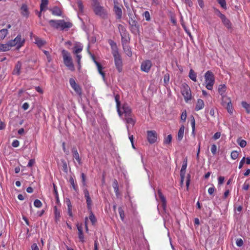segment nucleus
I'll use <instances>...</instances> for the list:
<instances>
[{
  "label": "nucleus",
  "mask_w": 250,
  "mask_h": 250,
  "mask_svg": "<svg viewBox=\"0 0 250 250\" xmlns=\"http://www.w3.org/2000/svg\"><path fill=\"white\" fill-rule=\"evenodd\" d=\"M169 81V76L168 74H166L164 77V82L165 84H167Z\"/></svg>",
  "instance_id": "obj_61"
},
{
  "label": "nucleus",
  "mask_w": 250,
  "mask_h": 250,
  "mask_svg": "<svg viewBox=\"0 0 250 250\" xmlns=\"http://www.w3.org/2000/svg\"><path fill=\"white\" fill-rule=\"evenodd\" d=\"M245 160H246V158L245 157H244L240 161V163H239V169H241L242 168L244 163H245Z\"/></svg>",
  "instance_id": "obj_59"
},
{
  "label": "nucleus",
  "mask_w": 250,
  "mask_h": 250,
  "mask_svg": "<svg viewBox=\"0 0 250 250\" xmlns=\"http://www.w3.org/2000/svg\"><path fill=\"white\" fill-rule=\"evenodd\" d=\"M191 127H192V133H194V131H195V120H194V118L193 117H192V119L191 120Z\"/></svg>",
  "instance_id": "obj_57"
},
{
  "label": "nucleus",
  "mask_w": 250,
  "mask_h": 250,
  "mask_svg": "<svg viewBox=\"0 0 250 250\" xmlns=\"http://www.w3.org/2000/svg\"><path fill=\"white\" fill-rule=\"evenodd\" d=\"M73 156L76 160L79 165L82 164L81 159L79 156V153L76 147H73L72 149Z\"/></svg>",
  "instance_id": "obj_27"
},
{
  "label": "nucleus",
  "mask_w": 250,
  "mask_h": 250,
  "mask_svg": "<svg viewBox=\"0 0 250 250\" xmlns=\"http://www.w3.org/2000/svg\"><path fill=\"white\" fill-rule=\"evenodd\" d=\"M77 228L78 230V237L80 241L82 243L84 242V237L83 233V228L82 224H77Z\"/></svg>",
  "instance_id": "obj_18"
},
{
  "label": "nucleus",
  "mask_w": 250,
  "mask_h": 250,
  "mask_svg": "<svg viewBox=\"0 0 250 250\" xmlns=\"http://www.w3.org/2000/svg\"><path fill=\"white\" fill-rule=\"evenodd\" d=\"M62 170L65 172V173H67V171H68V169H67V163L66 162H65V161L64 160H62Z\"/></svg>",
  "instance_id": "obj_50"
},
{
  "label": "nucleus",
  "mask_w": 250,
  "mask_h": 250,
  "mask_svg": "<svg viewBox=\"0 0 250 250\" xmlns=\"http://www.w3.org/2000/svg\"><path fill=\"white\" fill-rule=\"evenodd\" d=\"M118 29L121 36L122 43H129L130 42L129 34L123 25L119 24Z\"/></svg>",
  "instance_id": "obj_6"
},
{
  "label": "nucleus",
  "mask_w": 250,
  "mask_h": 250,
  "mask_svg": "<svg viewBox=\"0 0 250 250\" xmlns=\"http://www.w3.org/2000/svg\"><path fill=\"white\" fill-rule=\"evenodd\" d=\"M35 163V160L34 159H30L28 163L27 167H32Z\"/></svg>",
  "instance_id": "obj_63"
},
{
  "label": "nucleus",
  "mask_w": 250,
  "mask_h": 250,
  "mask_svg": "<svg viewBox=\"0 0 250 250\" xmlns=\"http://www.w3.org/2000/svg\"><path fill=\"white\" fill-rule=\"evenodd\" d=\"M236 244L238 247H241L243 245V241L241 238H238L236 241Z\"/></svg>",
  "instance_id": "obj_58"
},
{
  "label": "nucleus",
  "mask_w": 250,
  "mask_h": 250,
  "mask_svg": "<svg viewBox=\"0 0 250 250\" xmlns=\"http://www.w3.org/2000/svg\"><path fill=\"white\" fill-rule=\"evenodd\" d=\"M122 6H120L117 2L114 1V11L116 16V19L121 20L122 18Z\"/></svg>",
  "instance_id": "obj_15"
},
{
  "label": "nucleus",
  "mask_w": 250,
  "mask_h": 250,
  "mask_svg": "<svg viewBox=\"0 0 250 250\" xmlns=\"http://www.w3.org/2000/svg\"><path fill=\"white\" fill-rule=\"evenodd\" d=\"M128 23L130 26V30L132 33L137 34L139 33V27L137 21L134 18H131L129 19Z\"/></svg>",
  "instance_id": "obj_9"
},
{
  "label": "nucleus",
  "mask_w": 250,
  "mask_h": 250,
  "mask_svg": "<svg viewBox=\"0 0 250 250\" xmlns=\"http://www.w3.org/2000/svg\"><path fill=\"white\" fill-rule=\"evenodd\" d=\"M48 0H42L41 3L40 5V12H42L45 10L47 5H48Z\"/></svg>",
  "instance_id": "obj_38"
},
{
  "label": "nucleus",
  "mask_w": 250,
  "mask_h": 250,
  "mask_svg": "<svg viewBox=\"0 0 250 250\" xmlns=\"http://www.w3.org/2000/svg\"><path fill=\"white\" fill-rule=\"evenodd\" d=\"M21 13L23 17L27 18L29 15L28 8L26 4H22L21 7Z\"/></svg>",
  "instance_id": "obj_23"
},
{
  "label": "nucleus",
  "mask_w": 250,
  "mask_h": 250,
  "mask_svg": "<svg viewBox=\"0 0 250 250\" xmlns=\"http://www.w3.org/2000/svg\"><path fill=\"white\" fill-rule=\"evenodd\" d=\"M112 187L114 188L116 195L118 196L119 194V186L117 180L114 179L113 181Z\"/></svg>",
  "instance_id": "obj_32"
},
{
  "label": "nucleus",
  "mask_w": 250,
  "mask_h": 250,
  "mask_svg": "<svg viewBox=\"0 0 250 250\" xmlns=\"http://www.w3.org/2000/svg\"><path fill=\"white\" fill-rule=\"evenodd\" d=\"M119 213L122 221H124L125 217V212L122 207H119L118 208Z\"/></svg>",
  "instance_id": "obj_46"
},
{
  "label": "nucleus",
  "mask_w": 250,
  "mask_h": 250,
  "mask_svg": "<svg viewBox=\"0 0 250 250\" xmlns=\"http://www.w3.org/2000/svg\"><path fill=\"white\" fill-rule=\"evenodd\" d=\"M216 1L223 9L227 10V6L226 0H216Z\"/></svg>",
  "instance_id": "obj_43"
},
{
  "label": "nucleus",
  "mask_w": 250,
  "mask_h": 250,
  "mask_svg": "<svg viewBox=\"0 0 250 250\" xmlns=\"http://www.w3.org/2000/svg\"><path fill=\"white\" fill-rule=\"evenodd\" d=\"M147 139L148 142L151 144H153L156 143L158 139V135L156 131H147Z\"/></svg>",
  "instance_id": "obj_10"
},
{
  "label": "nucleus",
  "mask_w": 250,
  "mask_h": 250,
  "mask_svg": "<svg viewBox=\"0 0 250 250\" xmlns=\"http://www.w3.org/2000/svg\"><path fill=\"white\" fill-rule=\"evenodd\" d=\"M69 83L71 87L74 89L75 92L79 96L82 94V89L80 86L76 83L75 80L73 78H70L69 80Z\"/></svg>",
  "instance_id": "obj_13"
},
{
  "label": "nucleus",
  "mask_w": 250,
  "mask_h": 250,
  "mask_svg": "<svg viewBox=\"0 0 250 250\" xmlns=\"http://www.w3.org/2000/svg\"><path fill=\"white\" fill-rule=\"evenodd\" d=\"M224 25L228 29H231L232 27V24L229 20L225 15L220 19Z\"/></svg>",
  "instance_id": "obj_21"
},
{
  "label": "nucleus",
  "mask_w": 250,
  "mask_h": 250,
  "mask_svg": "<svg viewBox=\"0 0 250 250\" xmlns=\"http://www.w3.org/2000/svg\"><path fill=\"white\" fill-rule=\"evenodd\" d=\"M9 42L5 44L0 43V52H5L9 51L11 48Z\"/></svg>",
  "instance_id": "obj_25"
},
{
  "label": "nucleus",
  "mask_w": 250,
  "mask_h": 250,
  "mask_svg": "<svg viewBox=\"0 0 250 250\" xmlns=\"http://www.w3.org/2000/svg\"><path fill=\"white\" fill-rule=\"evenodd\" d=\"M206 87L208 90H212L215 83V77L213 73L209 70L207 71L204 75Z\"/></svg>",
  "instance_id": "obj_4"
},
{
  "label": "nucleus",
  "mask_w": 250,
  "mask_h": 250,
  "mask_svg": "<svg viewBox=\"0 0 250 250\" xmlns=\"http://www.w3.org/2000/svg\"><path fill=\"white\" fill-rule=\"evenodd\" d=\"M75 55L76 56L77 63H78V65H79V66L81 67V60L82 57V55H80L79 54H75Z\"/></svg>",
  "instance_id": "obj_56"
},
{
  "label": "nucleus",
  "mask_w": 250,
  "mask_h": 250,
  "mask_svg": "<svg viewBox=\"0 0 250 250\" xmlns=\"http://www.w3.org/2000/svg\"><path fill=\"white\" fill-rule=\"evenodd\" d=\"M225 100L221 101V104L223 106H225L228 112L230 114H232L233 112V108L231 104L230 98H225Z\"/></svg>",
  "instance_id": "obj_12"
},
{
  "label": "nucleus",
  "mask_w": 250,
  "mask_h": 250,
  "mask_svg": "<svg viewBox=\"0 0 250 250\" xmlns=\"http://www.w3.org/2000/svg\"><path fill=\"white\" fill-rule=\"evenodd\" d=\"M132 116H127L125 117V120L127 124H130L132 125H134L135 124V120L132 117Z\"/></svg>",
  "instance_id": "obj_35"
},
{
  "label": "nucleus",
  "mask_w": 250,
  "mask_h": 250,
  "mask_svg": "<svg viewBox=\"0 0 250 250\" xmlns=\"http://www.w3.org/2000/svg\"><path fill=\"white\" fill-rule=\"evenodd\" d=\"M115 100L116 103L117 110L120 116H121L123 114H125V117L132 116L131 109L127 104H124L122 108H121V103L120 101V96L119 95L117 94L115 95Z\"/></svg>",
  "instance_id": "obj_2"
},
{
  "label": "nucleus",
  "mask_w": 250,
  "mask_h": 250,
  "mask_svg": "<svg viewBox=\"0 0 250 250\" xmlns=\"http://www.w3.org/2000/svg\"><path fill=\"white\" fill-rule=\"evenodd\" d=\"M69 182L73 188V189L76 192H78L79 188L77 184L76 180L74 179L72 177H70L69 179Z\"/></svg>",
  "instance_id": "obj_28"
},
{
  "label": "nucleus",
  "mask_w": 250,
  "mask_h": 250,
  "mask_svg": "<svg viewBox=\"0 0 250 250\" xmlns=\"http://www.w3.org/2000/svg\"><path fill=\"white\" fill-rule=\"evenodd\" d=\"M205 104L203 100L202 99H198L196 105L195 106V110L196 111L200 110L202 109H203L204 107Z\"/></svg>",
  "instance_id": "obj_30"
},
{
  "label": "nucleus",
  "mask_w": 250,
  "mask_h": 250,
  "mask_svg": "<svg viewBox=\"0 0 250 250\" xmlns=\"http://www.w3.org/2000/svg\"><path fill=\"white\" fill-rule=\"evenodd\" d=\"M25 41V39L21 34H18L14 40L9 41L11 47L16 46L17 50L24 45Z\"/></svg>",
  "instance_id": "obj_5"
},
{
  "label": "nucleus",
  "mask_w": 250,
  "mask_h": 250,
  "mask_svg": "<svg viewBox=\"0 0 250 250\" xmlns=\"http://www.w3.org/2000/svg\"><path fill=\"white\" fill-rule=\"evenodd\" d=\"M218 185H221L224 183L225 178L223 176H219L218 177Z\"/></svg>",
  "instance_id": "obj_64"
},
{
  "label": "nucleus",
  "mask_w": 250,
  "mask_h": 250,
  "mask_svg": "<svg viewBox=\"0 0 250 250\" xmlns=\"http://www.w3.org/2000/svg\"><path fill=\"white\" fill-rule=\"evenodd\" d=\"M184 130H185V127L183 125H181L180 127L178 132V135H177V140L179 141H181L184 136Z\"/></svg>",
  "instance_id": "obj_31"
},
{
  "label": "nucleus",
  "mask_w": 250,
  "mask_h": 250,
  "mask_svg": "<svg viewBox=\"0 0 250 250\" xmlns=\"http://www.w3.org/2000/svg\"><path fill=\"white\" fill-rule=\"evenodd\" d=\"M108 42L111 46L112 54H113L115 52H119L116 42L111 40H109Z\"/></svg>",
  "instance_id": "obj_29"
},
{
  "label": "nucleus",
  "mask_w": 250,
  "mask_h": 250,
  "mask_svg": "<svg viewBox=\"0 0 250 250\" xmlns=\"http://www.w3.org/2000/svg\"><path fill=\"white\" fill-rule=\"evenodd\" d=\"M77 3L79 11L83 13V5L82 0H77Z\"/></svg>",
  "instance_id": "obj_47"
},
{
  "label": "nucleus",
  "mask_w": 250,
  "mask_h": 250,
  "mask_svg": "<svg viewBox=\"0 0 250 250\" xmlns=\"http://www.w3.org/2000/svg\"><path fill=\"white\" fill-rule=\"evenodd\" d=\"M181 93L186 102L191 100V92L189 86L186 83H183L181 86Z\"/></svg>",
  "instance_id": "obj_7"
},
{
  "label": "nucleus",
  "mask_w": 250,
  "mask_h": 250,
  "mask_svg": "<svg viewBox=\"0 0 250 250\" xmlns=\"http://www.w3.org/2000/svg\"><path fill=\"white\" fill-rule=\"evenodd\" d=\"M81 178H82V184L83 186V187H86V176L85 174L83 173H81Z\"/></svg>",
  "instance_id": "obj_54"
},
{
  "label": "nucleus",
  "mask_w": 250,
  "mask_h": 250,
  "mask_svg": "<svg viewBox=\"0 0 250 250\" xmlns=\"http://www.w3.org/2000/svg\"><path fill=\"white\" fill-rule=\"evenodd\" d=\"M239 156V153L237 151L233 150L231 152L230 154V157L232 159L235 160Z\"/></svg>",
  "instance_id": "obj_49"
},
{
  "label": "nucleus",
  "mask_w": 250,
  "mask_h": 250,
  "mask_svg": "<svg viewBox=\"0 0 250 250\" xmlns=\"http://www.w3.org/2000/svg\"><path fill=\"white\" fill-rule=\"evenodd\" d=\"M215 190V188L213 186L212 187H210L208 189V193L209 195H212L213 194V193L214 192Z\"/></svg>",
  "instance_id": "obj_60"
},
{
  "label": "nucleus",
  "mask_w": 250,
  "mask_h": 250,
  "mask_svg": "<svg viewBox=\"0 0 250 250\" xmlns=\"http://www.w3.org/2000/svg\"><path fill=\"white\" fill-rule=\"evenodd\" d=\"M158 194L159 195V197L162 202V207L163 208V209L165 211L167 208V200L164 196V195L163 194L162 191L161 190H158Z\"/></svg>",
  "instance_id": "obj_19"
},
{
  "label": "nucleus",
  "mask_w": 250,
  "mask_h": 250,
  "mask_svg": "<svg viewBox=\"0 0 250 250\" xmlns=\"http://www.w3.org/2000/svg\"><path fill=\"white\" fill-rule=\"evenodd\" d=\"M241 104L243 107L245 109L246 112L248 114L250 113V104L245 101L242 102Z\"/></svg>",
  "instance_id": "obj_42"
},
{
  "label": "nucleus",
  "mask_w": 250,
  "mask_h": 250,
  "mask_svg": "<svg viewBox=\"0 0 250 250\" xmlns=\"http://www.w3.org/2000/svg\"><path fill=\"white\" fill-rule=\"evenodd\" d=\"M92 9L94 14L103 19L108 17V12L104 6L101 5L98 0H91Z\"/></svg>",
  "instance_id": "obj_1"
},
{
  "label": "nucleus",
  "mask_w": 250,
  "mask_h": 250,
  "mask_svg": "<svg viewBox=\"0 0 250 250\" xmlns=\"http://www.w3.org/2000/svg\"><path fill=\"white\" fill-rule=\"evenodd\" d=\"M188 76L193 81L195 82L197 81V74L193 69H191L189 70Z\"/></svg>",
  "instance_id": "obj_36"
},
{
  "label": "nucleus",
  "mask_w": 250,
  "mask_h": 250,
  "mask_svg": "<svg viewBox=\"0 0 250 250\" xmlns=\"http://www.w3.org/2000/svg\"><path fill=\"white\" fill-rule=\"evenodd\" d=\"M30 36L31 38L33 37L34 38L35 43H36L39 47L41 48L45 44L46 42L44 40L34 35L32 33H31Z\"/></svg>",
  "instance_id": "obj_16"
},
{
  "label": "nucleus",
  "mask_w": 250,
  "mask_h": 250,
  "mask_svg": "<svg viewBox=\"0 0 250 250\" xmlns=\"http://www.w3.org/2000/svg\"><path fill=\"white\" fill-rule=\"evenodd\" d=\"M152 65V63L151 61L149 60H146L142 62L140 69L143 72L148 73L149 72Z\"/></svg>",
  "instance_id": "obj_11"
},
{
  "label": "nucleus",
  "mask_w": 250,
  "mask_h": 250,
  "mask_svg": "<svg viewBox=\"0 0 250 250\" xmlns=\"http://www.w3.org/2000/svg\"><path fill=\"white\" fill-rule=\"evenodd\" d=\"M62 55L64 65L70 70L72 71H74L75 67L70 53L68 51L63 49L62 51Z\"/></svg>",
  "instance_id": "obj_3"
},
{
  "label": "nucleus",
  "mask_w": 250,
  "mask_h": 250,
  "mask_svg": "<svg viewBox=\"0 0 250 250\" xmlns=\"http://www.w3.org/2000/svg\"><path fill=\"white\" fill-rule=\"evenodd\" d=\"M217 146L215 144H213L211 146L210 150L212 154L214 155L216 154L217 152Z\"/></svg>",
  "instance_id": "obj_52"
},
{
  "label": "nucleus",
  "mask_w": 250,
  "mask_h": 250,
  "mask_svg": "<svg viewBox=\"0 0 250 250\" xmlns=\"http://www.w3.org/2000/svg\"><path fill=\"white\" fill-rule=\"evenodd\" d=\"M172 136L171 135H168L167 137L164 139V144H169L171 143L172 141Z\"/></svg>",
  "instance_id": "obj_48"
},
{
  "label": "nucleus",
  "mask_w": 250,
  "mask_h": 250,
  "mask_svg": "<svg viewBox=\"0 0 250 250\" xmlns=\"http://www.w3.org/2000/svg\"><path fill=\"white\" fill-rule=\"evenodd\" d=\"M128 43H122L125 53L129 57L132 56V52L130 47L127 45Z\"/></svg>",
  "instance_id": "obj_26"
},
{
  "label": "nucleus",
  "mask_w": 250,
  "mask_h": 250,
  "mask_svg": "<svg viewBox=\"0 0 250 250\" xmlns=\"http://www.w3.org/2000/svg\"><path fill=\"white\" fill-rule=\"evenodd\" d=\"M22 64L20 62H18L16 64L14 69L13 71V74L19 75L21 73V68Z\"/></svg>",
  "instance_id": "obj_24"
},
{
  "label": "nucleus",
  "mask_w": 250,
  "mask_h": 250,
  "mask_svg": "<svg viewBox=\"0 0 250 250\" xmlns=\"http://www.w3.org/2000/svg\"><path fill=\"white\" fill-rule=\"evenodd\" d=\"M227 90V86L225 84H221L218 86V92L221 96V101L225 100V98H229L226 96L225 93Z\"/></svg>",
  "instance_id": "obj_17"
},
{
  "label": "nucleus",
  "mask_w": 250,
  "mask_h": 250,
  "mask_svg": "<svg viewBox=\"0 0 250 250\" xmlns=\"http://www.w3.org/2000/svg\"><path fill=\"white\" fill-rule=\"evenodd\" d=\"M143 16L146 19V20L147 21H149L150 20V14L148 11H146L143 14Z\"/></svg>",
  "instance_id": "obj_53"
},
{
  "label": "nucleus",
  "mask_w": 250,
  "mask_h": 250,
  "mask_svg": "<svg viewBox=\"0 0 250 250\" xmlns=\"http://www.w3.org/2000/svg\"><path fill=\"white\" fill-rule=\"evenodd\" d=\"M59 21L60 20H51L49 21V23L52 27L58 29L60 28V25H59V23H60Z\"/></svg>",
  "instance_id": "obj_34"
},
{
  "label": "nucleus",
  "mask_w": 250,
  "mask_h": 250,
  "mask_svg": "<svg viewBox=\"0 0 250 250\" xmlns=\"http://www.w3.org/2000/svg\"><path fill=\"white\" fill-rule=\"evenodd\" d=\"M94 63L97 66V70H98L99 73L102 76L103 79H104L105 77V74L103 71V67L102 66V65H101V64L100 62H97L95 60H94Z\"/></svg>",
  "instance_id": "obj_22"
},
{
  "label": "nucleus",
  "mask_w": 250,
  "mask_h": 250,
  "mask_svg": "<svg viewBox=\"0 0 250 250\" xmlns=\"http://www.w3.org/2000/svg\"><path fill=\"white\" fill-rule=\"evenodd\" d=\"M34 205L35 207L39 208L42 206V204L40 200L36 199L34 202Z\"/></svg>",
  "instance_id": "obj_51"
},
{
  "label": "nucleus",
  "mask_w": 250,
  "mask_h": 250,
  "mask_svg": "<svg viewBox=\"0 0 250 250\" xmlns=\"http://www.w3.org/2000/svg\"><path fill=\"white\" fill-rule=\"evenodd\" d=\"M83 49V46L81 44H76L74 47L73 53L74 54H80Z\"/></svg>",
  "instance_id": "obj_33"
},
{
  "label": "nucleus",
  "mask_w": 250,
  "mask_h": 250,
  "mask_svg": "<svg viewBox=\"0 0 250 250\" xmlns=\"http://www.w3.org/2000/svg\"><path fill=\"white\" fill-rule=\"evenodd\" d=\"M19 141L17 140H15L12 143V146L14 147H17L19 146Z\"/></svg>",
  "instance_id": "obj_62"
},
{
  "label": "nucleus",
  "mask_w": 250,
  "mask_h": 250,
  "mask_svg": "<svg viewBox=\"0 0 250 250\" xmlns=\"http://www.w3.org/2000/svg\"><path fill=\"white\" fill-rule=\"evenodd\" d=\"M114 59L115 65L116 69L119 73H121L123 70V62L122 57L119 52H115L112 54Z\"/></svg>",
  "instance_id": "obj_8"
},
{
  "label": "nucleus",
  "mask_w": 250,
  "mask_h": 250,
  "mask_svg": "<svg viewBox=\"0 0 250 250\" xmlns=\"http://www.w3.org/2000/svg\"><path fill=\"white\" fill-rule=\"evenodd\" d=\"M237 143L241 147H244L247 145V142L244 140L241 139V138H238L237 139Z\"/></svg>",
  "instance_id": "obj_45"
},
{
  "label": "nucleus",
  "mask_w": 250,
  "mask_h": 250,
  "mask_svg": "<svg viewBox=\"0 0 250 250\" xmlns=\"http://www.w3.org/2000/svg\"><path fill=\"white\" fill-rule=\"evenodd\" d=\"M51 11L52 14L53 15L60 16L62 15V11L61 9L58 7H54Z\"/></svg>",
  "instance_id": "obj_37"
},
{
  "label": "nucleus",
  "mask_w": 250,
  "mask_h": 250,
  "mask_svg": "<svg viewBox=\"0 0 250 250\" xmlns=\"http://www.w3.org/2000/svg\"><path fill=\"white\" fill-rule=\"evenodd\" d=\"M59 22L60 23H59V25H60V28L62 30L66 28H70L73 25L72 23L70 22H66L64 20H60Z\"/></svg>",
  "instance_id": "obj_20"
},
{
  "label": "nucleus",
  "mask_w": 250,
  "mask_h": 250,
  "mask_svg": "<svg viewBox=\"0 0 250 250\" xmlns=\"http://www.w3.org/2000/svg\"><path fill=\"white\" fill-rule=\"evenodd\" d=\"M83 191L86 199L88 210L90 211V210H92V200L90 197L89 191L86 188L83 189Z\"/></svg>",
  "instance_id": "obj_14"
},
{
  "label": "nucleus",
  "mask_w": 250,
  "mask_h": 250,
  "mask_svg": "<svg viewBox=\"0 0 250 250\" xmlns=\"http://www.w3.org/2000/svg\"><path fill=\"white\" fill-rule=\"evenodd\" d=\"M88 211L89 213V219L90 220L92 225H94L97 221V219L95 216H94L93 212L92 211V210H90V211Z\"/></svg>",
  "instance_id": "obj_41"
},
{
  "label": "nucleus",
  "mask_w": 250,
  "mask_h": 250,
  "mask_svg": "<svg viewBox=\"0 0 250 250\" xmlns=\"http://www.w3.org/2000/svg\"><path fill=\"white\" fill-rule=\"evenodd\" d=\"M54 214H55V221L57 223L58 221H59L60 220V218L61 217L60 212L59 210H58L57 207L56 206H55L54 207Z\"/></svg>",
  "instance_id": "obj_39"
},
{
  "label": "nucleus",
  "mask_w": 250,
  "mask_h": 250,
  "mask_svg": "<svg viewBox=\"0 0 250 250\" xmlns=\"http://www.w3.org/2000/svg\"><path fill=\"white\" fill-rule=\"evenodd\" d=\"M187 118V112L186 110H185L183 111L181 115V120L183 122H185Z\"/></svg>",
  "instance_id": "obj_55"
},
{
  "label": "nucleus",
  "mask_w": 250,
  "mask_h": 250,
  "mask_svg": "<svg viewBox=\"0 0 250 250\" xmlns=\"http://www.w3.org/2000/svg\"><path fill=\"white\" fill-rule=\"evenodd\" d=\"M213 12H214V13L216 16H217L218 17H219L220 19H221V18H222V17L225 15L224 14H222V13L220 12V11L218 9H217V8H215V7H213Z\"/></svg>",
  "instance_id": "obj_44"
},
{
  "label": "nucleus",
  "mask_w": 250,
  "mask_h": 250,
  "mask_svg": "<svg viewBox=\"0 0 250 250\" xmlns=\"http://www.w3.org/2000/svg\"><path fill=\"white\" fill-rule=\"evenodd\" d=\"M7 29H2L0 30V41L3 40L8 34Z\"/></svg>",
  "instance_id": "obj_40"
}]
</instances>
